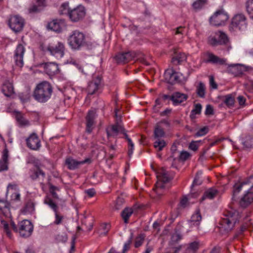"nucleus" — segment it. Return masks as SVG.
<instances>
[{
	"instance_id": "6",
	"label": "nucleus",
	"mask_w": 253,
	"mask_h": 253,
	"mask_svg": "<svg viewBox=\"0 0 253 253\" xmlns=\"http://www.w3.org/2000/svg\"><path fill=\"white\" fill-rule=\"evenodd\" d=\"M250 187L252 189L253 187V176H251L249 178L246 180L243 181L240 183H236L233 186V194L232 200L234 202H236L238 200V195L240 192L241 190L244 189H248Z\"/></svg>"
},
{
	"instance_id": "12",
	"label": "nucleus",
	"mask_w": 253,
	"mask_h": 253,
	"mask_svg": "<svg viewBox=\"0 0 253 253\" xmlns=\"http://www.w3.org/2000/svg\"><path fill=\"white\" fill-rule=\"evenodd\" d=\"M182 74L173 69H168L164 73L165 80L168 83L173 84L181 82Z\"/></svg>"
},
{
	"instance_id": "25",
	"label": "nucleus",
	"mask_w": 253,
	"mask_h": 253,
	"mask_svg": "<svg viewBox=\"0 0 253 253\" xmlns=\"http://www.w3.org/2000/svg\"><path fill=\"white\" fill-rule=\"evenodd\" d=\"M187 97L185 94L176 92L171 96L170 100L172 101L174 105H177L185 101L187 99Z\"/></svg>"
},
{
	"instance_id": "42",
	"label": "nucleus",
	"mask_w": 253,
	"mask_h": 253,
	"mask_svg": "<svg viewBox=\"0 0 253 253\" xmlns=\"http://www.w3.org/2000/svg\"><path fill=\"white\" fill-rule=\"evenodd\" d=\"M202 108V105L200 103L196 104L194 105V108L191 111L190 115L191 119H194L196 118V115H199L201 114Z\"/></svg>"
},
{
	"instance_id": "10",
	"label": "nucleus",
	"mask_w": 253,
	"mask_h": 253,
	"mask_svg": "<svg viewBox=\"0 0 253 253\" xmlns=\"http://www.w3.org/2000/svg\"><path fill=\"white\" fill-rule=\"evenodd\" d=\"M8 25L14 32H20L24 28L25 25L24 19L19 15L11 16L9 19Z\"/></svg>"
},
{
	"instance_id": "5",
	"label": "nucleus",
	"mask_w": 253,
	"mask_h": 253,
	"mask_svg": "<svg viewBox=\"0 0 253 253\" xmlns=\"http://www.w3.org/2000/svg\"><path fill=\"white\" fill-rule=\"evenodd\" d=\"M229 19V15L223 9L217 10L210 18V23L215 26H222Z\"/></svg>"
},
{
	"instance_id": "21",
	"label": "nucleus",
	"mask_w": 253,
	"mask_h": 253,
	"mask_svg": "<svg viewBox=\"0 0 253 253\" xmlns=\"http://www.w3.org/2000/svg\"><path fill=\"white\" fill-rule=\"evenodd\" d=\"M96 118V113L94 111H88L86 117V131L88 133H90L95 125V119Z\"/></svg>"
},
{
	"instance_id": "53",
	"label": "nucleus",
	"mask_w": 253,
	"mask_h": 253,
	"mask_svg": "<svg viewBox=\"0 0 253 253\" xmlns=\"http://www.w3.org/2000/svg\"><path fill=\"white\" fill-rule=\"evenodd\" d=\"M110 228V225L108 223H104L101 225V228L103 230V232L100 233V236H105L107 235L108 231Z\"/></svg>"
},
{
	"instance_id": "56",
	"label": "nucleus",
	"mask_w": 253,
	"mask_h": 253,
	"mask_svg": "<svg viewBox=\"0 0 253 253\" xmlns=\"http://www.w3.org/2000/svg\"><path fill=\"white\" fill-rule=\"evenodd\" d=\"M190 156V154L186 151H182L180 152L179 158L181 161H186Z\"/></svg>"
},
{
	"instance_id": "43",
	"label": "nucleus",
	"mask_w": 253,
	"mask_h": 253,
	"mask_svg": "<svg viewBox=\"0 0 253 253\" xmlns=\"http://www.w3.org/2000/svg\"><path fill=\"white\" fill-rule=\"evenodd\" d=\"M0 221L1 223V227L3 228L4 232L6 234V235L9 238L11 237V233L10 230V226L7 221H6L4 219L0 218Z\"/></svg>"
},
{
	"instance_id": "22",
	"label": "nucleus",
	"mask_w": 253,
	"mask_h": 253,
	"mask_svg": "<svg viewBox=\"0 0 253 253\" xmlns=\"http://www.w3.org/2000/svg\"><path fill=\"white\" fill-rule=\"evenodd\" d=\"M101 78L97 76L95 79H93L92 81L90 82L88 84L87 91L89 94L92 95L98 89V86L100 84Z\"/></svg>"
},
{
	"instance_id": "49",
	"label": "nucleus",
	"mask_w": 253,
	"mask_h": 253,
	"mask_svg": "<svg viewBox=\"0 0 253 253\" xmlns=\"http://www.w3.org/2000/svg\"><path fill=\"white\" fill-rule=\"evenodd\" d=\"M187 248L196 253L199 248V242L198 241L191 242L189 244Z\"/></svg>"
},
{
	"instance_id": "23",
	"label": "nucleus",
	"mask_w": 253,
	"mask_h": 253,
	"mask_svg": "<svg viewBox=\"0 0 253 253\" xmlns=\"http://www.w3.org/2000/svg\"><path fill=\"white\" fill-rule=\"evenodd\" d=\"M42 66L46 74L49 76H53L59 72L58 66L55 62L45 63Z\"/></svg>"
},
{
	"instance_id": "58",
	"label": "nucleus",
	"mask_w": 253,
	"mask_h": 253,
	"mask_svg": "<svg viewBox=\"0 0 253 253\" xmlns=\"http://www.w3.org/2000/svg\"><path fill=\"white\" fill-rule=\"evenodd\" d=\"M34 210V207L31 204H28L25 207L23 212L25 213H27L28 212H32Z\"/></svg>"
},
{
	"instance_id": "32",
	"label": "nucleus",
	"mask_w": 253,
	"mask_h": 253,
	"mask_svg": "<svg viewBox=\"0 0 253 253\" xmlns=\"http://www.w3.org/2000/svg\"><path fill=\"white\" fill-rule=\"evenodd\" d=\"M44 203L48 205L53 210L54 212L59 211V207L49 197L46 196L44 198Z\"/></svg>"
},
{
	"instance_id": "2",
	"label": "nucleus",
	"mask_w": 253,
	"mask_h": 253,
	"mask_svg": "<svg viewBox=\"0 0 253 253\" xmlns=\"http://www.w3.org/2000/svg\"><path fill=\"white\" fill-rule=\"evenodd\" d=\"M52 87L47 82L44 81L39 84L34 91V97L40 102H45L51 97Z\"/></svg>"
},
{
	"instance_id": "41",
	"label": "nucleus",
	"mask_w": 253,
	"mask_h": 253,
	"mask_svg": "<svg viewBox=\"0 0 253 253\" xmlns=\"http://www.w3.org/2000/svg\"><path fill=\"white\" fill-rule=\"evenodd\" d=\"M205 85L202 82H200L196 89L197 95L201 98H204L205 97Z\"/></svg>"
},
{
	"instance_id": "16",
	"label": "nucleus",
	"mask_w": 253,
	"mask_h": 253,
	"mask_svg": "<svg viewBox=\"0 0 253 253\" xmlns=\"http://www.w3.org/2000/svg\"><path fill=\"white\" fill-rule=\"evenodd\" d=\"M136 54L133 51H128L118 53L115 56V59L118 63L125 64L133 60Z\"/></svg>"
},
{
	"instance_id": "64",
	"label": "nucleus",
	"mask_w": 253,
	"mask_h": 253,
	"mask_svg": "<svg viewBox=\"0 0 253 253\" xmlns=\"http://www.w3.org/2000/svg\"><path fill=\"white\" fill-rule=\"evenodd\" d=\"M85 193L89 197H93L95 193V191L94 189H89L88 190H86L85 191Z\"/></svg>"
},
{
	"instance_id": "26",
	"label": "nucleus",
	"mask_w": 253,
	"mask_h": 253,
	"mask_svg": "<svg viewBox=\"0 0 253 253\" xmlns=\"http://www.w3.org/2000/svg\"><path fill=\"white\" fill-rule=\"evenodd\" d=\"M208 59L206 60L207 63H211L214 64L224 65L226 63V59L220 58L212 53L208 52L207 54Z\"/></svg>"
},
{
	"instance_id": "19",
	"label": "nucleus",
	"mask_w": 253,
	"mask_h": 253,
	"mask_svg": "<svg viewBox=\"0 0 253 253\" xmlns=\"http://www.w3.org/2000/svg\"><path fill=\"white\" fill-rule=\"evenodd\" d=\"M106 132L108 137H115L119 133H123L124 135L126 133L125 128L119 124L118 122L115 125L111 126L110 128H107Z\"/></svg>"
},
{
	"instance_id": "27",
	"label": "nucleus",
	"mask_w": 253,
	"mask_h": 253,
	"mask_svg": "<svg viewBox=\"0 0 253 253\" xmlns=\"http://www.w3.org/2000/svg\"><path fill=\"white\" fill-rule=\"evenodd\" d=\"M218 194V191L213 188H210L206 190L202 198L201 201H203L206 199L212 200Z\"/></svg>"
},
{
	"instance_id": "35",
	"label": "nucleus",
	"mask_w": 253,
	"mask_h": 253,
	"mask_svg": "<svg viewBox=\"0 0 253 253\" xmlns=\"http://www.w3.org/2000/svg\"><path fill=\"white\" fill-rule=\"evenodd\" d=\"M133 212L131 208H126L121 212V216L125 223H127L128 219Z\"/></svg>"
},
{
	"instance_id": "57",
	"label": "nucleus",
	"mask_w": 253,
	"mask_h": 253,
	"mask_svg": "<svg viewBox=\"0 0 253 253\" xmlns=\"http://www.w3.org/2000/svg\"><path fill=\"white\" fill-rule=\"evenodd\" d=\"M57 189L56 186L51 185L49 187V191L53 196V198L55 199H58L57 194L55 192V190Z\"/></svg>"
},
{
	"instance_id": "63",
	"label": "nucleus",
	"mask_w": 253,
	"mask_h": 253,
	"mask_svg": "<svg viewBox=\"0 0 253 253\" xmlns=\"http://www.w3.org/2000/svg\"><path fill=\"white\" fill-rule=\"evenodd\" d=\"M56 239L58 242H65L67 240V237L65 235H58L56 237Z\"/></svg>"
},
{
	"instance_id": "1",
	"label": "nucleus",
	"mask_w": 253,
	"mask_h": 253,
	"mask_svg": "<svg viewBox=\"0 0 253 253\" xmlns=\"http://www.w3.org/2000/svg\"><path fill=\"white\" fill-rule=\"evenodd\" d=\"M240 218L239 213L236 211L232 210L224 211L219 222L220 231L226 233L231 231Z\"/></svg>"
},
{
	"instance_id": "14",
	"label": "nucleus",
	"mask_w": 253,
	"mask_h": 253,
	"mask_svg": "<svg viewBox=\"0 0 253 253\" xmlns=\"http://www.w3.org/2000/svg\"><path fill=\"white\" fill-rule=\"evenodd\" d=\"M25 52L24 46L19 43L17 45L14 53L13 58L16 66L22 67L23 66V57Z\"/></svg>"
},
{
	"instance_id": "29",
	"label": "nucleus",
	"mask_w": 253,
	"mask_h": 253,
	"mask_svg": "<svg viewBox=\"0 0 253 253\" xmlns=\"http://www.w3.org/2000/svg\"><path fill=\"white\" fill-rule=\"evenodd\" d=\"M7 191H13L11 196V200L13 201H19L20 200V194L17 191V185L15 184H9L7 186Z\"/></svg>"
},
{
	"instance_id": "18",
	"label": "nucleus",
	"mask_w": 253,
	"mask_h": 253,
	"mask_svg": "<svg viewBox=\"0 0 253 253\" xmlns=\"http://www.w3.org/2000/svg\"><path fill=\"white\" fill-rule=\"evenodd\" d=\"M27 146L32 150H38L41 147V141L35 133H33L26 139Z\"/></svg>"
},
{
	"instance_id": "13",
	"label": "nucleus",
	"mask_w": 253,
	"mask_h": 253,
	"mask_svg": "<svg viewBox=\"0 0 253 253\" xmlns=\"http://www.w3.org/2000/svg\"><path fill=\"white\" fill-rule=\"evenodd\" d=\"M85 10L84 6L80 5L71 9L69 18L72 22H77L82 20L85 16Z\"/></svg>"
},
{
	"instance_id": "33",
	"label": "nucleus",
	"mask_w": 253,
	"mask_h": 253,
	"mask_svg": "<svg viewBox=\"0 0 253 253\" xmlns=\"http://www.w3.org/2000/svg\"><path fill=\"white\" fill-rule=\"evenodd\" d=\"M54 213L55 215V219L53 222L51 223V225H59L62 224L64 219V215L61 213L59 211H56Z\"/></svg>"
},
{
	"instance_id": "36",
	"label": "nucleus",
	"mask_w": 253,
	"mask_h": 253,
	"mask_svg": "<svg viewBox=\"0 0 253 253\" xmlns=\"http://www.w3.org/2000/svg\"><path fill=\"white\" fill-rule=\"evenodd\" d=\"M186 59V56L185 53H179L172 58V62L175 65H177L185 61Z\"/></svg>"
},
{
	"instance_id": "8",
	"label": "nucleus",
	"mask_w": 253,
	"mask_h": 253,
	"mask_svg": "<svg viewBox=\"0 0 253 253\" xmlns=\"http://www.w3.org/2000/svg\"><path fill=\"white\" fill-rule=\"evenodd\" d=\"M157 177L159 180L162 181L163 183L161 182H157L155 185L156 188L154 190L156 194L158 196H160L162 194V191L164 188V184L169 182L170 180V177L169 176L168 172L164 169H161L159 174L157 175Z\"/></svg>"
},
{
	"instance_id": "59",
	"label": "nucleus",
	"mask_w": 253,
	"mask_h": 253,
	"mask_svg": "<svg viewBox=\"0 0 253 253\" xmlns=\"http://www.w3.org/2000/svg\"><path fill=\"white\" fill-rule=\"evenodd\" d=\"M188 199L186 196H184L183 198L180 200L179 205L180 207L184 208L188 205Z\"/></svg>"
},
{
	"instance_id": "39",
	"label": "nucleus",
	"mask_w": 253,
	"mask_h": 253,
	"mask_svg": "<svg viewBox=\"0 0 253 253\" xmlns=\"http://www.w3.org/2000/svg\"><path fill=\"white\" fill-rule=\"evenodd\" d=\"M166 146V142L162 139H157L154 142V147L158 151H161Z\"/></svg>"
},
{
	"instance_id": "15",
	"label": "nucleus",
	"mask_w": 253,
	"mask_h": 253,
	"mask_svg": "<svg viewBox=\"0 0 253 253\" xmlns=\"http://www.w3.org/2000/svg\"><path fill=\"white\" fill-rule=\"evenodd\" d=\"M248 69L249 67L243 64H235L229 65L227 71L234 76L238 77L242 75L245 72L248 70Z\"/></svg>"
},
{
	"instance_id": "50",
	"label": "nucleus",
	"mask_w": 253,
	"mask_h": 253,
	"mask_svg": "<svg viewBox=\"0 0 253 253\" xmlns=\"http://www.w3.org/2000/svg\"><path fill=\"white\" fill-rule=\"evenodd\" d=\"M42 8H40L37 5L33 4L30 6L28 10L30 14L36 13L41 11Z\"/></svg>"
},
{
	"instance_id": "40",
	"label": "nucleus",
	"mask_w": 253,
	"mask_h": 253,
	"mask_svg": "<svg viewBox=\"0 0 253 253\" xmlns=\"http://www.w3.org/2000/svg\"><path fill=\"white\" fill-rule=\"evenodd\" d=\"M182 239V236L179 233H175L173 234L169 242V245L170 246H173L178 243Z\"/></svg>"
},
{
	"instance_id": "45",
	"label": "nucleus",
	"mask_w": 253,
	"mask_h": 253,
	"mask_svg": "<svg viewBox=\"0 0 253 253\" xmlns=\"http://www.w3.org/2000/svg\"><path fill=\"white\" fill-rule=\"evenodd\" d=\"M224 99L223 100L224 103L228 107H231L234 104V99L232 94H228L224 96Z\"/></svg>"
},
{
	"instance_id": "62",
	"label": "nucleus",
	"mask_w": 253,
	"mask_h": 253,
	"mask_svg": "<svg viewBox=\"0 0 253 253\" xmlns=\"http://www.w3.org/2000/svg\"><path fill=\"white\" fill-rule=\"evenodd\" d=\"M189 148L191 150L194 151L197 150V149L198 148V145L197 144V142L194 141H192L189 144Z\"/></svg>"
},
{
	"instance_id": "55",
	"label": "nucleus",
	"mask_w": 253,
	"mask_h": 253,
	"mask_svg": "<svg viewBox=\"0 0 253 253\" xmlns=\"http://www.w3.org/2000/svg\"><path fill=\"white\" fill-rule=\"evenodd\" d=\"M242 144L246 148H251L253 145V140L252 138H248L245 141L242 142Z\"/></svg>"
},
{
	"instance_id": "52",
	"label": "nucleus",
	"mask_w": 253,
	"mask_h": 253,
	"mask_svg": "<svg viewBox=\"0 0 253 253\" xmlns=\"http://www.w3.org/2000/svg\"><path fill=\"white\" fill-rule=\"evenodd\" d=\"M209 131V127L204 126L200 128L195 134V136L199 137L206 135Z\"/></svg>"
},
{
	"instance_id": "31",
	"label": "nucleus",
	"mask_w": 253,
	"mask_h": 253,
	"mask_svg": "<svg viewBox=\"0 0 253 253\" xmlns=\"http://www.w3.org/2000/svg\"><path fill=\"white\" fill-rule=\"evenodd\" d=\"M0 213L7 217L9 214V204L3 201H0Z\"/></svg>"
},
{
	"instance_id": "28",
	"label": "nucleus",
	"mask_w": 253,
	"mask_h": 253,
	"mask_svg": "<svg viewBox=\"0 0 253 253\" xmlns=\"http://www.w3.org/2000/svg\"><path fill=\"white\" fill-rule=\"evenodd\" d=\"M2 91L5 96L10 97L14 93L12 84L8 81L4 82L2 87Z\"/></svg>"
},
{
	"instance_id": "61",
	"label": "nucleus",
	"mask_w": 253,
	"mask_h": 253,
	"mask_svg": "<svg viewBox=\"0 0 253 253\" xmlns=\"http://www.w3.org/2000/svg\"><path fill=\"white\" fill-rule=\"evenodd\" d=\"M19 98L22 102H25L28 101L29 100L30 95L28 93L26 94L21 93L19 95Z\"/></svg>"
},
{
	"instance_id": "24",
	"label": "nucleus",
	"mask_w": 253,
	"mask_h": 253,
	"mask_svg": "<svg viewBox=\"0 0 253 253\" xmlns=\"http://www.w3.org/2000/svg\"><path fill=\"white\" fill-rule=\"evenodd\" d=\"M30 176L34 180L39 179L43 181L45 174L39 167H37L34 169L31 170Z\"/></svg>"
},
{
	"instance_id": "54",
	"label": "nucleus",
	"mask_w": 253,
	"mask_h": 253,
	"mask_svg": "<svg viewBox=\"0 0 253 253\" xmlns=\"http://www.w3.org/2000/svg\"><path fill=\"white\" fill-rule=\"evenodd\" d=\"M133 237V234L132 233H131V236L130 237V238L129 240L124 244L123 250V253H125L126 251H127L130 247V244L131 243Z\"/></svg>"
},
{
	"instance_id": "34",
	"label": "nucleus",
	"mask_w": 253,
	"mask_h": 253,
	"mask_svg": "<svg viewBox=\"0 0 253 253\" xmlns=\"http://www.w3.org/2000/svg\"><path fill=\"white\" fill-rule=\"evenodd\" d=\"M71 9L69 8V3L64 2L62 3L60 6L58 12L61 15H67L69 16V13Z\"/></svg>"
},
{
	"instance_id": "7",
	"label": "nucleus",
	"mask_w": 253,
	"mask_h": 253,
	"mask_svg": "<svg viewBox=\"0 0 253 253\" xmlns=\"http://www.w3.org/2000/svg\"><path fill=\"white\" fill-rule=\"evenodd\" d=\"M228 42V38L227 35L220 31L216 32L214 36H211L208 38L209 43L213 46L225 44Z\"/></svg>"
},
{
	"instance_id": "38",
	"label": "nucleus",
	"mask_w": 253,
	"mask_h": 253,
	"mask_svg": "<svg viewBox=\"0 0 253 253\" xmlns=\"http://www.w3.org/2000/svg\"><path fill=\"white\" fill-rule=\"evenodd\" d=\"M165 136V132L163 128H161L160 126H155L154 130V136L155 139H162Z\"/></svg>"
},
{
	"instance_id": "17",
	"label": "nucleus",
	"mask_w": 253,
	"mask_h": 253,
	"mask_svg": "<svg viewBox=\"0 0 253 253\" xmlns=\"http://www.w3.org/2000/svg\"><path fill=\"white\" fill-rule=\"evenodd\" d=\"M91 160L89 158L85 159L84 161H79L72 158L69 157L66 159L65 164L67 168L70 170H74L79 168V167L85 163H90Z\"/></svg>"
},
{
	"instance_id": "51",
	"label": "nucleus",
	"mask_w": 253,
	"mask_h": 253,
	"mask_svg": "<svg viewBox=\"0 0 253 253\" xmlns=\"http://www.w3.org/2000/svg\"><path fill=\"white\" fill-rule=\"evenodd\" d=\"M8 151L7 149H5L3 150V155H2V160L3 162H0V165L4 164L6 166V169H4V170H7L8 169L7 165V162L8 161ZM3 171V170H2Z\"/></svg>"
},
{
	"instance_id": "48",
	"label": "nucleus",
	"mask_w": 253,
	"mask_h": 253,
	"mask_svg": "<svg viewBox=\"0 0 253 253\" xmlns=\"http://www.w3.org/2000/svg\"><path fill=\"white\" fill-rule=\"evenodd\" d=\"M16 119L19 124L21 126H26L29 125V123L28 120L25 119L21 115L18 114L16 116Z\"/></svg>"
},
{
	"instance_id": "30",
	"label": "nucleus",
	"mask_w": 253,
	"mask_h": 253,
	"mask_svg": "<svg viewBox=\"0 0 253 253\" xmlns=\"http://www.w3.org/2000/svg\"><path fill=\"white\" fill-rule=\"evenodd\" d=\"M47 27L48 29L56 32H60L62 31L61 23L60 21L57 19L53 20L48 23Z\"/></svg>"
},
{
	"instance_id": "3",
	"label": "nucleus",
	"mask_w": 253,
	"mask_h": 253,
	"mask_svg": "<svg viewBox=\"0 0 253 253\" xmlns=\"http://www.w3.org/2000/svg\"><path fill=\"white\" fill-rule=\"evenodd\" d=\"M68 42L72 49L80 50L86 45L85 35L79 30H74L69 36Z\"/></svg>"
},
{
	"instance_id": "60",
	"label": "nucleus",
	"mask_w": 253,
	"mask_h": 253,
	"mask_svg": "<svg viewBox=\"0 0 253 253\" xmlns=\"http://www.w3.org/2000/svg\"><path fill=\"white\" fill-rule=\"evenodd\" d=\"M213 113L214 112L212 106L211 105H207L205 111V114L207 115H213Z\"/></svg>"
},
{
	"instance_id": "47",
	"label": "nucleus",
	"mask_w": 253,
	"mask_h": 253,
	"mask_svg": "<svg viewBox=\"0 0 253 253\" xmlns=\"http://www.w3.org/2000/svg\"><path fill=\"white\" fill-rule=\"evenodd\" d=\"M145 236L144 234H139L135 240L134 246L135 248H138L140 247L144 240Z\"/></svg>"
},
{
	"instance_id": "37",
	"label": "nucleus",
	"mask_w": 253,
	"mask_h": 253,
	"mask_svg": "<svg viewBox=\"0 0 253 253\" xmlns=\"http://www.w3.org/2000/svg\"><path fill=\"white\" fill-rule=\"evenodd\" d=\"M201 220L202 216L200 214V210H197L196 212L192 215L191 218V222L193 223V225L199 226Z\"/></svg>"
},
{
	"instance_id": "4",
	"label": "nucleus",
	"mask_w": 253,
	"mask_h": 253,
	"mask_svg": "<svg viewBox=\"0 0 253 253\" xmlns=\"http://www.w3.org/2000/svg\"><path fill=\"white\" fill-rule=\"evenodd\" d=\"M247 17L242 13H238L232 18L229 28L230 31L244 32L247 30Z\"/></svg>"
},
{
	"instance_id": "46",
	"label": "nucleus",
	"mask_w": 253,
	"mask_h": 253,
	"mask_svg": "<svg viewBox=\"0 0 253 253\" xmlns=\"http://www.w3.org/2000/svg\"><path fill=\"white\" fill-rule=\"evenodd\" d=\"M246 8L251 18L253 20V0H248L247 1Z\"/></svg>"
},
{
	"instance_id": "44",
	"label": "nucleus",
	"mask_w": 253,
	"mask_h": 253,
	"mask_svg": "<svg viewBox=\"0 0 253 253\" xmlns=\"http://www.w3.org/2000/svg\"><path fill=\"white\" fill-rule=\"evenodd\" d=\"M206 3V0H197L193 3L192 7L195 10L197 11L202 8Z\"/></svg>"
},
{
	"instance_id": "11",
	"label": "nucleus",
	"mask_w": 253,
	"mask_h": 253,
	"mask_svg": "<svg viewBox=\"0 0 253 253\" xmlns=\"http://www.w3.org/2000/svg\"><path fill=\"white\" fill-rule=\"evenodd\" d=\"M47 51L57 59H61L64 55L65 46L63 43L58 42L56 44H49L47 47Z\"/></svg>"
},
{
	"instance_id": "9",
	"label": "nucleus",
	"mask_w": 253,
	"mask_h": 253,
	"mask_svg": "<svg viewBox=\"0 0 253 253\" xmlns=\"http://www.w3.org/2000/svg\"><path fill=\"white\" fill-rule=\"evenodd\" d=\"M33 231V225L30 221L23 220L18 223V232L20 236L24 238L30 237Z\"/></svg>"
},
{
	"instance_id": "20",
	"label": "nucleus",
	"mask_w": 253,
	"mask_h": 253,
	"mask_svg": "<svg viewBox=\"0 0 253 253\" xmlns=\"http://www.w3.org/2000/svg\"><path fill=\"white\" fill-rule=\"evenodd\" d=\"M248 188L247 193L239 201L240 205L243 208L247 207L253 201V187L252 189L250 187Z\"/></svg>"
}]
</instances>
